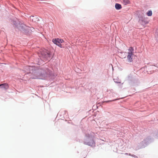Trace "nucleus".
<instances>
[{"mask_svg":"<svg viewBox=\"0 0 158 158\" xmlns=\"http://www.w3.org/2000/svg\"><path fill=\"white\" fill-rule=\"evenodd\" d=\"M134 49L132 47H130L128 49L127 52V61L129 62H132L133 60V56L134 55Z\"/></svg>","mask_w":158,"mask_h":158,"instance_id":"nucleus-1","label":"nucleus"},{"mask_svg":"<svg viewBox=\"0 0 158 158\" xmlns=\"http://www.w3.org/2000/svg\"><path fill=\"white\" fill-rule=\"evenodd\" d=\"M52 42L55 44L57 45L60 48H64L61 44L64 42V40L62 39L56 38L53 39L52 40Z\"/></svg>","mask_w":158,"mask_h":158,"instance_id":"nucleus-2","label":"nucleus"},{"mask_svg":"<svg viewBox=\"0 0 158 158\" xmlns=\"http://www.w3.org/2000/svg\"><path fill=\"white\" fill-rule=\"evenodd\" d=\"M19 28L22 31H23L26 33H27L29 32V31L30 30V27L26 26L24 24H21Z\"/></svg>","mask_w":158,"mask_h":158,"instance_id":"nucleus-3","label":"nucleus"},{"mask_svg":"<svg viewBox=\"0 0 158 158\" xmlns=\"http://www.w3.org/2000/svg\"><path fill=\"white\" fill-rule=\"evenodd\" d=\"M51 74V71H49V69H46V71L44 72L43 73L41 74V75L42 76V77L39 78V79H43L44 77H45V75H49Z\"/></svg>","mask_w":158,"mask_h":158,"instance_id":"nucleus-4","label":"nucleus"},{"mask_svg":"<svg viewBox=\"0 0 158 158\" xmlns=\"http://www.w3.org/2000/svg\"><path fill=\"white\" fill-rule=\"evenodd\" d=\"M42 55H44V57L46 58L50 57V52L48 51H46L44 53H42Z\"/></svg>","mask_w":158,"mask_h":158,"instance_id":"nucleus-5","label":"nucleus"},{"mask_svg":"<svg viewBox=\"0 0 158 158\" xmlns=\"http://www.w3.org/2000/svg\"><path fill=\"white\" fill-rule=\"evenodd\" d=\"M0 86H1V88H4L5 89H7L8 88V85L6 83H3L0 85Z\"/></svg>","mask_w":158,"mask_h":158,"instance_id":"nucleus-6","label":"nucleus"},{"mask_svg":"<svg viewBox=\"0 0 158 158\" xmlns=\"http://www.w3.org/2000/svg\"><path fill=\"white\" fill-rule=\"evenodd\" d=\"M115 7L116 9L118 10H120L122 8L121 5L118 3L115 4Z\"/></svg>","mask_w":158,"mask_h":158,"instance_id":"nucleus-7","label":"nucleus"},{"mask_svg":"<svg viewBox=\"0 0 158 158\" xmlns=\"http://www.w3.org/2000/svg\"><path fill=\"white\" fill-rule=\"evenodd\" d=\"M123 4L125 5L130 4V2L129 0H123Z\"/></svg>","mask_w":158,"mask_h":158,"instance_id":"nucleus-8","label":"nucleus"},{"mask_svg":"<svg viewBox=\"0 0 158 158\" xmlns=\"http://www.w3.org/2000/svg\"><path fill=\"white\" fill-rule=\"evenodd\" d=\"M33 19H32V20L34 22L36 21H38L39 20V19H38V18L36 17H34L33 16H32Z\"/></svg>","mask_w":158,"mask_h":158,"instance_id":"nucleus-9","label":"nucleus"},{"mask_svg":"<svg viewBox=\"0 0 158 158\" xmlns=\"http://www.w3.org/2000/svg\"><path fill=\"white\" fill-rule=\"evenodd\" d=\"M152 15V12L151 10H149L147 13V15L148 16H151Z\"/></svg>","mask_w":158,"mask_h":158,"instance_id":"nucleus-10","label":"nucleus"},{"mask_svg":"<svg viewBox=\"0 0 158 158\" xmlns=\"http://www.w3.org/2000/svg\"><path fill=\"white\" fill-rule=\"evenodd\" d=\"M92 142L93 143H92V144H93V143L94 142V141H92Z\"/></svg>","mask_w":158,"mask_h":158,"instance_id":"nucleus-11","label":"nucleus"}]
</instances>
